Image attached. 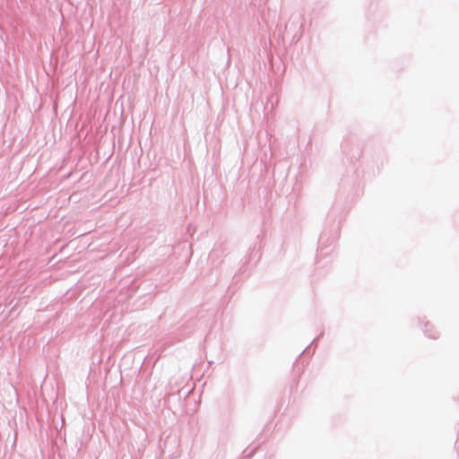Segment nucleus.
I'll return each mask as SVG.
<instances>
[{
  "label": "nucleus",
  "mask_w": 459,
  "mask_h": 459,
  "mask_svg": "<svg viewBox=\"0 0 459 459\" xmlns=\"http://www.w3.org/2000/svg\"><path fill=\"white\" fill-rule=\"evenodd\" d=\"M228 254V246L227 244L221 242L215 244L214 247L212 249L209 259L212 262L220 259L221 256H224Z\"/></svg>",
  "instance_id": "1"
},
{
  "label": "nucleus",
  "mask_w": 459,
  "mask_h": 459,
  "mask_svg": "<svg viewBox=\"0 0 459 459\" xmlns=\"http://www.w3.org/2000/svg\"><path fill=\"white\" fill-rule=\"evenodd\" d=\"M424 333L430 339H437L438 337V333L435 330L434 326L429 323L425 324Z\"/></svg>",
  "instance_id": "2"
},
{
  "label": "nucleus",
  "mask_w": 459,
  "mask_h": 459,
  "mask_svg": "<svg viewBox=\"0 0 459 459\" xmlns=\"http://www.w3.org/2000/svg\"><path fill=\"white\" fill-rule=\"evenodd\" d=\"M323 334H324V333H321L317 337H316V338L312 341V342L310 343V345H314V344H316V343L317 342V341L319 340V338H320Z\"/></svg>",
  "instance_id": "3"
},
{
  "label": "nucleus",
  "mask_w": 459,
  "mask_h": 459,
  "mask_svg": "<svg viewBox=\"0 0 459 459\" xmlns=\"http://www.w3.org/2000/svg\"><path fill=\"white\" fill-rule=\"evenodd\" d=\"M325 234H321L320 238H319V243L321 246H323L325 244Z\"/></svg>",
  "instance_id": "4"
},
{
  "label": "nucleus",
  "mask_w": 459,
  "mask_h": 459,
  "mask_svg": "<svg viewBox=\"0 0 459 459\" xmlns=\"http://www.w3.org/2000/svg\"><path fill=\"white\" fill-rule=\"evenodd\" d=\"M308 348H309V346H307L304 351H302L301 354L305 353V352H306V351H307V350H308Z\"/></svg>",
  "instance_id": "5"
},
{
  "label": "nucleus",
  "mask_w": 459,
  "mask_h": 459,
  "mask_svg": "<svg viewBox=\"0 0 459 459\" xmlns=\"http://www.w3.org/2000/svg\"><path fill=\"white\" fill-rule=\"evenodd\" d=\"M325 247H321L320 252L322 253Z\"/></svg>",
  "instance_id": "6"
}]
</instances>
